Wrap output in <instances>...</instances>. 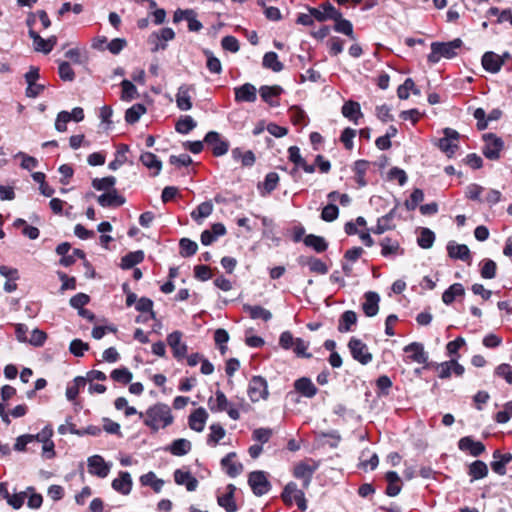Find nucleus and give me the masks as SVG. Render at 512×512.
I'll return each mask as SVG.
<instances>
[{
	"label": "nucleus",
	"mask_w": 512,
	"mask_h": 512,
	"mask_svg": "<svg viewBox=\"0 0 512 512\" xmlns=\"http://www.w3.org/2000/svg\"><path fill=\"white\" fill-rule=\"evenodd\" d=\"M318 463L313 459H306L295 464L293 476L303 481V487L307 488L314 472L318 469Z\"/></svg>",
	"instance_id": "nucleus-7"
},
{
	"label": "nucleus",
	"mask_w": 512,
	"mask_h": 512,
	"mask_svg": "<svg viewBox=\"0 0 512 512\" xmlns=\"http://www.w3.org/2000/svg\"><path fill=\"white\" fill-rule=\"evenodd\" d=\"M140 482L143 486H150L154 492L158 493L164 482L161 479H158L153 472H148L140 477Z\"/></svg>",
	"instance_id": "nucleus-56"
},
{
	"label": "nucleus",
	"mask_w": 512,
	"mask_h": 512,
	"mask_svg": "<svg viewBox=\"0 0 512 512\" xmlns=\"http://www.w3.org/2000/svg\"><path fill=\"white\" fill-rule=\"evenodd\" d=\"M120 85L122 89L120 98L123 101H131L138 96L137 89L131 81L125 79Z\"/></svg>",
	"instance_id": "nucleus-61"
},
{
	"label": "nucleus",
	"mask_w": 512,
	"mask_h": 512,
	"mask_svg": "<svg viewBox=\"0 0 512 512\" xmlns=\"http://www.w3.org/2000/svg\"><path fill=\"white\" fill-rule=\"evenodd\" d=\"M348 348L352 358L362 365H367L373 359L367 345L358 338L352 337L348 342Z\"/></svg>",
	"instance_id": "nucleus-8"
},
{
	"label": "nucleus",
	"mask_w": 512,
	"mask_h": 512,
	"mask_svg": "<svg viewBox=\"0 0 512 512\" xmlns=\"http://www.w3.org/2000/svg\"><path fill=\"white\" fill-rule=\"evenodd\" d=\"M213 210V205L211 202H203L199 204L192 212L191 217L195 221H199L200 219L208 217Z\"/></svg>",
	"instance_id": "nucleus-62"
},
{
	"label": "nucleus",
	"mask_w": 512,
	"mask_h": 512,
	"mask_svg": "<svg viewBox=\"0 0 512 512\" xmlns=\"http://www.w3.org/2000/svg\"><path fill=\"white\" fill-rule=\"evenodd\" d=\"M191 448L192 445L189 440L180 438L174 440L168 447L165 448V450L174 456H183L189 453Z\"/></svg>",
	"instance_id": "nucleus-37"
},
{
	"label": "nucleus",
	"mask_w": 512,
	"mask_h": 512,
	"mask_svg": "<svg viewBox=\"0 0 512 512\" xmlns=\"http://www.w3.org/2000/svg\"><path fill=\"white\" fill-rule=\"evenodd\" d=\"M140 162L152 171V176H157L162 168V163L152 152H144L140 155Z\"/></svg>",
	"instance_id": "nucleus-34"
},
{
	"label": "nucleus",
	"mask_w": 512,
	"mask_h": 512,
	"mask_svg": "<svg viewBox=\"0 0 512 512\" xmlns=\"http://www.w3.org/2000/svg\"><path fill=\"white\" fill-rule=\"evenodd\" d=\"M243 312L246 313L251 319L268 321L271 318V313L260 305H243Z\"/></svg>",
	"instance_id": "nucleus-38"
},
{
	"label": "nucleus",
	"mask_w": 512,
	"mask_h": 512,
	"mask_svg": "<svg viewBox=\"0 0 512 512\" xmlns=\"http://www.w3.org/2000/svg\"><path fill=\"white\" fill-rule=\"evenodd\" d=\"M259 92L264 102L270 105H277V99L283 93V89L280 86H262Z\"/></svg>",
	"instance_id": "nucleus-33"
},
{
	"label": "nucleus",
	"mask_w": 512,
	"mask_h": 512,
	"mask_svg": "<svg viewBox=\"0 0 512 512\" xmlns=\"http://www.w3.org/2000/svg\"><path fill=\"white\" fill-rule=\"evenodd\" d=\"M144 113H146V107L143 104H134L132 107L126 110L125 121L129 124H134L138 122L139 118Z\"/></svg>",
	"instance_id": "nucleus-54"
},
{
	"label": "nucleus",
	"mask_w": 512,
	"mask_h": 512,
	"mask_svg": "<svg viewBox=\"0 0 512 512\" xmlns=\"http://www.w3.org/2000/svg\"><path fill=\"white\" fill-rule=\"evenodd\" d=\"M235 100L238 102H254L256 100V88L249 83L235 88Z\"/></svg>",
	"instance_id": "nucleus-36"
},
{
	"label": "nucleus",
	"mask_w": 512,
	"mask_h": 512,
	"mask_svg": "<svg viewBox=\"0 0 512 512\" xmlns=\"http://www.w3.org/2000/svg\"><path fill=\"white\" fill-rule=\"evenodd\" d=\"M279 182V176L275 172H270L266 175L263 182L258 183V189L262 195L270 194Z\"/></svg>",
	"instance_id": "nucleus-45"
},
{
	"label": "nucleus",
	"mask_w": 512,
	"mask_h": 512,
	"mask_svg": "<svg viewBox=\"0 0 512 512\" xmlns=\"http://www.w3.org/2000/svg\"><path fill=\"white\" fill-rule=\"evenodd\" d=\"M262 64L265 68L271 69L274 72H279L284 68L275 52H267L263 57Z\"/></svg>",
	"instance_id": "nucleus-57"
},
{
	"label": "nucleus",
	"mask_w": 512,
	"mask_h": 512,
	"mask_svg": "<svg viewBox=\"0 0 512 512\" xmlns=\"http://www.w3.org/2000/svg\"><path fill=\"white\" fill-rule=\"evenodd\" d=\"M229 340V334L225 329L219 328L214 332V341L220 353L224 355L227 351L226 343Z\"/></svg>",
	"instance_id": "nucleus-64"
},
{
	"label": "nucleus",
	"mask_w": 512,
	"mask_h": 512,
	"mask_svg": "<svg viewBox=\"0 0 512 512\" xmlns=\"http://www.w3.org/2000/svg\"><path fill=\"white\" fill-rule=\"evenodd\" d=\"M167 344L172 350L173 357L182 360L187 354V345L182 342V333L174 331L167 336Z\"/></svg>",
	"instance_id": "nucleus-13"
},
{
	"label": "nucleus",
	"mask_w": 512,
	"mask_h": 512,
	"mask_svg": "<svg viewBox=\"0 0 512 512\" xmlns=\"http://www.w3.org/2000/svg\"><path fill=\"white\" fill-rule=\"evenodd\" d=\"M232 157L236 161H240L242 167H251L255 164L256 157L253 151H243L241 148L236 147L231 151Z\"/></svg>",
	"instance_id": "nucleus-40"
},
{
	"label": "nucleus",
	"mask_w": 512,
	"mask_h": 512,
	"mask_svg": "<svg viewBox=\"0 0 512 512\" xmlns=\"http://www.w3.org/2000/svg\"><path fill=\"white\" fill-rule=\"evenodd\" d=\"M177 107L182 111H187L192 107L191 97L189 95V88L181 86L176 94Z\"/></svg>",
	"instance_id": "nucleus-48"
},
{
	"label": "nucleus",
	"mask_w": 512,
	"mask_h": 512,
	"mask_svg": "<svg viewBox=\"0 0 512 512\" xmlns=\"http://www.w3.org/2000/svg\"><path fill=\"white\" fill-rule=\"evenodd\" d=\"M144 258L145 255L142 250L129 252L121 258L120 267L123 270L131 269L135 265L142 263Z\"/></svg>",
	"instance_id": "nucleus-39"
},
{
	"label": "nucleus",
	"mask_w": 512,
	"mask_h": 512,
	"mask_svg": "<svg viewBox=\"0 0 512 512\" xmlns=\"http://www.w3.org/2000/svg\"><path fill=\"white\" fill-rule=\"evenodd\" d=\"M236 457L235 452H230L221 459V466L230 477H236L243 471V466L236 461Z\"/></svg>",
	"instance_id": "nucleus-23"
},
{
	"label": "nucleus",
	"mask_w": 512,
	"mask_h": 512,
	"mask_svg": "<svg viewBox=\"0 0 512 512\" xmlns=\"http://www.w3.org/2000/svg\"><path fill=\"white\" fill-rule=\"evenodd\" d=\"M333 30L337 33L346 35L350 40L355 41L357 39L352 22L343 18L342 13L340 14V18H336L334 20Z\"/></svg>",
	"instance_id": "nucleus-30"
},
{
	"label": "nucleus",
	"mask_w": 512,
	"mask_h": 512,
	"mask_svg": "<svg viewBox=\"0 0 512 512\" xmlns=\"http://www.w3.org/2000/svg\"><path fill=\"white\" fill-rule=\"evenodd\" d=\"M208 407L212 412H223L226 411L228 416L233 420L240 419L239 408L243 407V400L238 404V408L234 405H230L226 395L223 391L217 389L215 391V397H209Z\"/></svg>",
	"instance_id": "nucleus-3"
},
{
	"label": "nucleus",
	"mask_w": 512,
	"mask_h": 512,
	"mask_svg": "<svg viewBox=\"0 0 512 512\" xmlns=\"http://www.w3.org/2000/svg\"><path fill=\"white\" fill-rule=\"evenodd\" d=\"M357 324V314L352 310L343 312L338 320V331L346 333L352 331V327Z\"/></svg>",
	"instance_id": "nucleus-32"
},
{
	"label": "nucleus",
	"mask_w": 512,
	"mask_h": 512,
	"mask_svg": "<svg viewBox=\"0 0 512 512\" xmlns=\"http://www.w3.org/2000/svg\"><path fill=\"white\" fill-rule=\"evenodd\" d=\"M174 481L178 485H185L188 491H194L198 486V480L189 471L177 469L174 472Z\"/></svg>",
	"instance_id": "nucleus-28"
},
{
	"label": "nucleus",
	"mask_w": 512,
	"mask_h": 512,
	"mask_svg": "<svg viewBox=\"0 0 512 512\" xmlns=\"http://www.w3.org/2000/svg\"><path fill=\"white\" fill-rule=\"evenodd\" d=\"M116 183V179L113 176H107L104 178H95L92 180V186L98 191H106L109 192L114 188Z\"/></svg>",
	"instance_id": "nucleus-60"
},
{
	"label": "nucleus",
	"mask_w": 512,
	"mask_h": 512,
	"mask_svg": "<svg viewBox=\"0 0 512 512\" xmlns=\"http://www.w3.org/2000/svg\"><path fill=\"white\" fill-rule=\"evenodd\" d=\"M86 385V378L76 377L66 388V397L69 401H75L78 398L80 390Z\"/></svg>",
	"instance_id": "nucleus-44"
},
{
	"label": "nucleus",
	"mask_w": 512,
	"mask_h": 512,
	"mask_svg": "<svg viewBox=\"0 0 512 512\" xmlns=\"http://www.w3.org/2000/svg\"><path fill=\"white\" fill-rule=\"evenodd\" d=\"M435 241V234L429 228H422L420 235L417 239L418 245L423 249H429L432 247Z\"/></svg>",
	"instance_id": "nucleus-63"
},
{
	"label": "nucleus",
	"mask_w": 512,
	"mask_h": 512,
	"mask_svg": "<svg viewBox=\"0 0 512 512\" xmlns=\"http://www.w3.org/2000/svg\"><path fill=\"white\" fill-rule=\"evenodd\" d=\"M309 119L305 111L298 106H290V122L295 126L303 128L307 125Z\"/></svg>",
	"instance_id": "nucleus-51"
},
{
	"label": "nucleus",
	"mask_w": 512,
	"mask_h": 512,
	"mask_svg": "<svg viewBox=\"0 0 512 512\" xmlns=\"http://www.w3.org/2000/svg\"><path fill=\"white\" fill-rule=\"evenodd\" d=\"M458 448L463 452H468L473 457H478L486 450L481 441H476L472 436H465L458 441Z\"/></svg>",
	"instance_id": "nucleus-14"
},
{
	"label": "nucleus",
	"mask_w": 512,
	"mask_h": 512,
	"mask_svg": "<svg viewBox=\"0 0 512 512\" xmlns=\"http://www.w3.org/2000/svg\"><path fill=\"white\" fill-rule=\"evenodd\" d=\"M462 45L463 41L460 38L449 42H433L427 60L429 63L435 64L439 62L442 57L452 59L457 56V49H460Z\"/></svg>",
	"instance_id": "nucleus-2"
},
{
	"label": "nucleus",
	"mask_w": 512,
	"mask_h": 512,
	"mask_svg": "<svg viewBox=\"0 0 512 512\" xmlns=\"http://www.w3.org/2000/svg\"><path fill=\"white\" fill-rule=\"evenodd\" d=\"M482 140L484 142L483 155L489 160H499L504 149L503 139L495 133H485L482 135Z\"/></svg>",
	"instance_id": "nucleus-4"
},
{
	"label": "nucleus",
	"mask_w": 512,
	"mask_h": 512,
	"mask_svg": "<svg viewBox=\"0 0 512 512\" xmlns=\"http://www.w3.org/2000/svg\"><path fill=\"white\" fill-rule=\"evenodd\" d=\"M247 393L252 402L266 399L268 396L266 380L261 376H253L249 381Z\"/></svg>",
	"instance_id": "nucleus-9"
},
{
	"label": "nucleus",
	"mask_w": 512,
	"mask_h": 512,
	"mask_svg": "<svg viewBox=\"0 0 512 512\" xmlns=\"http://www.w3.org/2000/svg\"><path fill=\"white\" fill-rule=\"evenodd\" d=\"M208 419V413L203 407H199L191 412L188 417L189 427L196 431L201 432L205 427V423Z\"/></svg>",
	"instance_id": "nucleus-21"
},
{
	"label": "nucleus",
	"mask_w": 512,
	"mask_h": 512,
	"mask_svg": "<svg viewBox=\"0 0 512 512\" xmlns=\"http://www.w3.org/2000/svg\"><path fill=\"white\" fill-rule=\"evenodd\" d=\"M29 37L33 40L34 50L44 54L50 53L58 42L57 36L52 35L49 38L44 39L34 29H29Z\"/></svg>",
	"instance_id": "nucleus-11"
},
{
	"label": "nucleus",
	"mask_w": 512,
	"mask_h": 512,
	"mask_svg": "<svg viewBox=\"0 0 512 512\" xmlns=\"http://www.w3.org/2000/svg\"><path fill=\"white\" fill-rule=\"evenodd\" d=\"M369 166V161L363 159L357 160L354 163L353 171L355 173V181L359 187H364L367 185L365 176L369 169Z\"/></svg>",
	"instance_id": "nucleus-41"
},
{
	"label": "nucleus",
	"mask_w": 512,
	"mask_h": 512,
	"mask_svg": "<svg viewBox=\"0 0 512 512\" xmlns=\"http://www.w3.org/2000/svg\"><path fill=\"white\" fill-rule=\"evenodd\" d=\"M179 249L180 255L184 258H188L197 252L198 246L196 242L188 238H182L179 241Z\"/></svg>",
	"instance_id": "nucleus-58"
},
{
	"label": "nucleus",
	"mask_w": 512,
	"mask_h": 512,
	"mask_svg": "<svg viewBox=\"0 0 512 512\" xmlns=\"http://www.w3.org/2000/svg\"><path fill=\"white\" fill-rule=\"evenodd\" d=\"M294 390L300 396L306 398H313L317 392L318 388L312 382V380L308 377H301L294 382Z\"/></svg>",
	"instance_id": "nucleus-18"
},
{
	"label": "nucleus",
	"mask_w": 512,
	"mask_h": 512,
	"mask_svg": "<svg viewBox=\"0 0 512 512\" xmlns=\"http://www.w3.org/2000/svg\"><path fill=\"white\" fill-rule=\"evenodd\" d=\"M341 112L345 118L355 124H358L359 119L363 117L360 104L353 100L346 101L342 106Z\"/></svg>",
	"instance_id": "nucleus-27"
},
{
	"label": "nucleus",
	"mask_w": 512,
	"mask_h": 512,
	"mask_svg": "<svg viewBox=\"0 0 512 512\" xmlns=\"http://www.w3.org/2000/svg\"><path fill=\"white\" fill-rule=\"evenodd\" d=\"M465 288L461 283L450 285L442 294V301L445 305H451L456 299L462 300L465 297Z\"/></svg>",
	"instance_id": "nucleus-24"
},
{
	"label": "nucleus",
	"mask_w": 512,
	"mask_h": 512,
	"mask_svg": "<svg viewBox=\"0 0 512 512\" xmlns=\"http://www.w3.org/2000/svg\"><path fill=\"white\" fill-rule=\"evenodd\" d=\"M298 263L301 266H307L311 273L325 275L329 271L326 263L314 256H301L298 259Z\"/></svg>",
	"instance_id": "nucleus-15"
},
{
	"label": "nucleus",
	"mask_w": 512,
	"mask_h": 512,
	"mask_svg": "<svg viewBox=\"0 0 512 512\" xmlns=\"http://www.w3.org/2000/svg\"><path fill=\"white\" fill-rule=\"evenodd\" d=\"M482 66L487 72L496 74L503 66V59L500 55L492 51H487L483 54L481 59Z\"/></svg>",
	"instance_id": "nucleus-19"
},
{
	"label": "nucleus",
	"mask_w": 512,
	"mask_h": 512,
	"mask_svg": "<svg viewBox=\"0 0 512 512\" xmlns=\"http://www.w3.org/2000/svg\"><path fill=\"white\" fill-rule=\"evenodd\" d=\"M194 277L199 281H207L212 279L214 276L219 274V270L216 267H211L204 264H199L193 268Z\"/></svg>",
	"instance_id": "nucleus-42"
},
{
	"label": "nucleus",
	"mask_w": 512,
	"mask_h": 512,
	"mask_svg": "<svg viewBox=\"0 0 512 512\" xmlns=\"http://www.w3.org/2000/svg\"><path fill=\"white\" fill-rule=\"evenodd\" d=\"M365 301L362 303V310L367 317L377 315L379 311L380 297L378 293L368 291L364 294Z\"/></svg>",
	"instance_id": "nucleus-22"
},
{
	"label": "nucleus",
	"mask_w": 512,
	"mask_h": 512,
	"mask_svg": "<svg viewBox=\"0 0 512 512\" xmlns=\"http://www.w3.org/2000/svg\"><path fill=\"white\" fill-rule=\"evenodd\" d=\"M197 123L189 115L181 116L175 124V130L180 134H188L196 127Z\"/></svg>",
	"instance_id": "nucleus-53"
},
{
	"label": "nucleus",
	"mask_w": 512,
	"mask_h": 512,
	"mask_svg": "<svg viewBox=\"0 0 512 512\" xmlns=\"http://www.w3.org/2000/svg\"><path fill=\"white\" fill-rule=\"evenodd\" d=\"M405 353H410L408 359L418 364H426L428 361V354L424 350V346L419 342H412L404 347Z\"/></svg>",
	"instance_id": "nucleus-16"
},
{
	"label": "nucleus",
	"mask_w": 512,
	"mask_h": 512,
	"mask_svg": "<svg viewBox=\"0 0 512 512\" xmlns=\"http://www.w3.org/2000/svg\"><path fill=\"white\" fill-rule=\"evenodd\" d=\"M110 467L102 456L94 455L88 459V471L90 474L105 478L109 473Z\"/></svg>",
	"instance_id": "nucleus-17"
},
{
	"label": "nucleus",
	"mask_w": 512,
	"mask_h": 512,
	"mask_svg": "<svg viewBox=\"0 0 512 512\" xmlns=\"http://www.w3.org/2000/svg\"><path fill=\"white\" fill-rule=\"evenodd\" d=\"M39 19L43 29H47L51 26V20L45 10H38L37 12H30L26 19V24L29 29H33L36 19Z\"/></svg>",
	"instance_id": "nucleus-43"
},
{
	"label": "nucleus",
	"mask_w": 512,
	"mask_h": 512,
	"mask_svg": "<svg viewBox=\"0 0 512 512\" xmlns=\"http://www.w3.org/2000/svg\"><path fill=\"white\" fill-rule=\"evenodd\" d=\"M13 226L18 229L21 228L22 234L31 240L37 239L40 235L39 229L35 226L29 225L24 219H16Z\"/></svg>",
	"instance_id": "nucleus-49"
},
{
	"label": "nucleus",
	"mask_w": 512,
	"mask_h": 512,
	"mask_svg": "<svg viewBox=\"0 0 512 512\" xmlns=\"http://www.w3.org/2000/svg\"><path fill=\"white\" fill-rule=\"evenodd\" d=\"M395 215V208L390 210L384 216L378 218L377 224L375 227L369 229L374 234L380 235L386 231L393 230L395 228V224L392 223V220Z\"/></svg>",
	"instance_id": "nucleus-29"
},
{
	"label": "nucleus",
	"mask_w": 512,
	"mask_h": 512,
	"mask_svg": "<svg viewBox=\"0 0 512 512\" xmlns=\"http://www.w3.org/2000/svg\"><path fill=\"white\" fill-rule=\"evenodd\" d=\"M305 246L312 248L317 253H323L328 249V242L322 236L308 234L303 238Z\"/></svg>",
	"instance_id": "nucleus-35"
},
{
	"label": "nucleus",
	"mask_w": 512,
	"mask_h": 512,
	"mask_svg": "<svg viewBox=\"0 0 512 512\" xmlns=\"http://www.w3.org/2000/svg\"><path fill=\"white\" fill-rule=\"evenodd\" d=\"M129 151L127 144L121 143L117 146L116 157L109 163V168L112 170L118 169L127 161L126 153Z\"/></svg>",
	"instance_id": "nucleus-55"
},
{
	"label": "nucleus",
	"mask_w": 512,
	"mask_h": 512,
	"mask_svg": "<svg viewBox=\"0 0 512 512\" xmlns=\"http://www.w3.org/2000/svg\"><path fill=\"white\" fill-rule=\"evenodd\" d=\"M97 202L102 207H120L125 203V197L117 189H112L98 196Z\"/></svg>",
	"instance_id": "nucleus-20"
},
{
	"label": "nucleus",
	"mask_w": 512,
	"mask_h": 512,
	"mask_svg": "<svg viewBox=\"0 0 512 512\" xmlns=\"http://www.w3.org/2000/svg\"><path fill=\"white\" fill-rule=\"evenodd\" d=\"M385 480L387 481L385 494L389 497L397 496L402 489V481L398 473L396 471L386 472Z\"/></svg>",
	"instance_id": "nucleus-25"
},
{
	"label": "nucleus",
	"mask_w": 512,
	"mask_h": 512,
	"mask_svg": "<svg viewBox=\"0 0 512 512\" xmlns=\"http://www.w3.org/2000/svg\"><path fill=\"white\" fill-rule=\"evenodd\" d=\"M248 484L257 496L267 493L270 489V483L263 471L251 472L248 476Z\"/></svg>",
	"instance_id": "nucleus-12"
},
{
	"label": "nucleus",
	"mask_w": 512,
	"mask_h": 512,
	"mask_svg": "<svg viewBox=\"0 0 512 512\" xmlns=\"http://www.w3.org/2000/svg\"><path fill=\"white\" fill-rule=\"evenodd\" d=\"M293 348V351L294 353L297 355V357H300V358H311L312 357V354L307 352L308 348H309V343L308 342H305L303 339L301 338H296L294 339L291 335H290V348Z\"/></svg>",
	"instance_id": "nucleus-46"
},
{
	"label": "nucleus",
	"mask_w": 512,
	"mask_h": 512,
	"mask_svg": "<svg viewBox=\"0 0 512 512\" xmlns=\"http://www.w3.org/2000/svg\"><path fill=\"white\" fill-rule=\"evenodd\" d=\"M110 377L113 381L117 383L127 385L132 380V373L126 367H121L114 369L111 372Z\"/></svg>",
	"instance_id": "nucleus-59"
},
{
	"label": "nucleus",
	"mask_w": 512,
	"mask_h": 512,
	"mask_svg": "<svg viewBox=\"0 0 512 512\" xmlns=\"http://www.w3.org/2000/svg\"><path fill=\"white\" fill-rule=\"evenodd\" d=\"M410 91L415 95L420 94V90L416 87L413 79L407 78L404 83L398 87L397 96L399 99L406 100L410 96Z\"/></svg>",
	"instance_id": "nucleus-50"
},
{
	"label": "nucleus",
	"mask_w": 512,
	"mask_h": 512,
	"mask_svg": "<svg viewBox=\"0 0 512 512\" xmlns=\"http://www.w3.org/2000/svg\"><path fill=\"white\" fill-rule=\"evenodd\" d=\"M480 275L483 279H493L496 277L497 264L492 259H483L480 262Z\"/></svg>",
	"instance_id": "nucleus-52"
},
{
	"label": "nucleus",
	"mask_w": 512,
	"mask_h": 512,
	"mask_svg": "<svg viewBox=\"0 0 512 512\" xmlns=\"http://www.w3.org/2000/svg\"><path fill=\"white\" fill-rule=\"evenodd\" d=\"M447 252L450 258L460 259L468 262L471 260V253L467 245L465 244H453L449 243L447 246Z\"/></svg>",
	"instance_id": "nucleus-31"
},
{
	"label": "nucleus",
	"mask_w": 512,
	"mask_h": 512,
	"mask_svg": "<svg viewBox=\"0 0 512 512\" xmlns=\"http://www.w3.org/2000/svg\"><path fill=\"white\" fill-rule=\"evenodd\" d=\"M138 416L143 419L144 425L150 429L151 433L171 425L174 419L170 407L164 403H156L145 412H139Z\"/></svg>",
	"instance_id": "nucleus-1"
},
{
	"label": "nucleus",
	"mask_w": 512,
	"mask_h": 512,
	"mask_svg": "<svg viewBox=\"0 0 512 512\" xmlns=\"http://www.w3.org/2000/svg\"><path fill=\"white\" fill-rule=\"evenodd\" d=\"M236 487L233 484H228L224 491H217V503L220 507L224 508L226 512H236L238 505L235 501Z\"/></svg>",
	"instance_id": "nucleus-10"
},
{
	"label": "nucleus",
	"mask_w": 512,
	"mask_h": 512,
	"mask_svg": "<svg viewBox=\"0 0 512 512\" xmlns=\"http://www.w3.org/2000/svg\"><path fill=\"white\" fill-rule=\"evenodd\" d=\"M203 142L213 157H221L225 155L230 148L229 141L216 131H209L206 133Z\"/></svg>",
	"instance_id": "nucleus-5"
},
{
	"label": "nucleus",
	"mask_w": 512,
	"mask_h": 512,
	"mask_svg": "<svg viewBox=\"0 0 512 512\" xmlns=\"http://www.w3.org/2000/svg\"><path fill=\"white\" fill-rule=\"evenodd\" d=\"M112 488L123 495H128L132 489L130 474L126 471H120L118 477L112 481Z\"/></svg>",
	"instance_id": "nucleus-26"
},
{
	"label": "nucleus",
	"mask_w": 512,
	"mask_h": 512,
	"mask_svg": "<svg viewBox=\"0 0 512 512\" xmlns=\"http://www.w3.org/2000/svg\"><path fill=\"white\" fill-rule=\"evenodd\" d=\"M443 134L444 137L440 138L438 141V147L448 158H452L459 149L458 141L460 134L449 127L443 129Z\"/></svg>",
	"instance_id": "nucleus-6"
},
{
	"label": "nucleus",
	"mask_w": 512,
	"mask_h": 512,
	"mask_svg": "<svg viewBox=\"0 0 512 512\" xmlns=\"http://www.w3.org/2000/svg\"><path fill=\"white\" fill-rule=\"evenodd\" d=\"M468 474L472 480L485 478L488 475V467L485 462L476 460L469 465Z\"/></svg>",
	"instance_id": "nucleus-47"
}]
</instances>
